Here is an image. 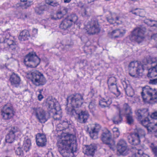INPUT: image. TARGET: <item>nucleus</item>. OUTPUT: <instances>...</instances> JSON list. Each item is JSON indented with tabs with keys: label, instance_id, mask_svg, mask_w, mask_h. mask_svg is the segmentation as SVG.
I'll return each mask as SVG.
<instances>
[{
	"label": "nucleus",
	"instance_id": "nucleus-1",
	"mask_svg": "<svg viewBox=\"0 0 157 157\" xmlns=\"http://www.w3.org/2000/svg\"><path fill=\"white\" fill-rule=\"evenodd\" d=\"M129 74L132 77H137L141 76L142 72L148 69L147 76L152 78L157 76V59L156 58L144 59L141 63L136 61L131 62L129 65Z\"/></svg>",
	"mask_w": 157,
	"mask_h": 157
},
{
	"label": "nucleus",
	"instance_id": "nucleus-2",
	"mask_svg": "<svg viewBox=\"0 0 157 157\" xmlns=\"http://www.w3.org/2000/svg\"><path fill=\"white\" fill-rule=\"evenodd\" d=\"M57 146L63 157H72L77 150L75 137L72 134H67L58 141Z\"/></svg>",
	"mask_w": 157,
	"mask_h": 157
},
{
	"label": "nucleus",
	"instance_id": "nucleus-3",
	"mask_svg": "<svg viewBox=\"0 0 157 157\" xmlns=\"http://www.w3.org/2000/svg\"><path fill=\"white\" fill-rule=\"evenodd\" d=\"M141 95L145 102L152 104L156 102L157 91L155 89L146 86L143 88Z\"/></svg>",
	"mask_w": 157,
	"mask_h": 157
},
{
	"label": "nucleus",
	"instance_id": "nucleus-4",
	"mask_svg": "<svg viewBox=\"0 0 157 157\" xmlns=\"http://www.w3.org/2000/svg\"><path fill=\"white\" fill-rule=\"evenodd\" d=\"M40 59L34 52H30L25 57L24 62L26 66L31 68H35L39 65Z\"/></svg>",
	"mask_w": 157,
	"mask_h": 157
},
{
	"label": "nucleus",
	"instance_id": "nucleus-5",
	"mask_svg": "<svg viewBox=\"0 0 157 157\" xmlns=\"http://www.w3.org/2000/svg\"><path fill=\"white\" fill-rule=\"evenodd\" d=\"M86 29L89 35H94L99 33L100 29L98 20L95 18L91 19L87 22Z\"/></svg>",
	"mask_w": 157,
	"mask_h": 157
},
{
	"label": "nucleus",
	"instance_id": "nucleus-6",
	"mask_svg": "<svg viewBox=\"0 0 157 157\" xmlns=\"http://www.w3.org/2000/svg\"><path fill=\"white\" fill-rule=\"evenodd\" d=\"M67 101L68 103L71 104L72 107L78 108L83 102V96L78 93L72 94L67 97Z\"/></svg>",
	"mask_w": 157,
	"mask_h": 157
},
{
	"label": "nucleus",
	"instance_id": "nucleus-7",
	"mask_svg": "<svg viewBox=\"0 0 157 157\" xmlns=\"http://www.w3.org/2000/svg\"><path fill=\"white\" fill-rule=\"evenodd\" d=\"M78 20V17L75 14L68 15L59 25L60 29L64 30L70 28L73 23H75Z\"/></svg>",
	"mask_w": 157,
	"mask_h": 157
},
{
	"label": "nucleus",
	"instance_id": "nucleus-8",
	"mask_svg": "<svg viewBox=\"0 0 157 157\" xmlns=\"http://www.w3.org/2000/svg\"><path fill=\"white\" fill-rule=\"evenodd\" d=\"M30 76L31 81L36 86H42L46 83V81L43 75L39 72H32Z\"/></svg>",
	"mask_w": 157,
	"mask_h": 157
},
{
	"label": "nucleus",
	"instance_id": "nucleus-9",
	"mask_svg": "<svg viewBox=\"0 0 157 157\" xmlns=\"http://www.w3.org/2000/svg\"><path fill=\"white\" fill-rule=\"evenodd\" d=\"M144 32L140 28H135L129 36V39L132 41L138 43L142 42L144 39Z\"/></svg>",
	"mask_w": 157,
	"mask_h": 157
},
{
	"label": "nucleus",
	"instance_id": "nucleus-10",
	"mask_svg": "<svg viewBox=\"0 0 157 157\" xmlns=\"http://www.w3.org/2000/svg\"><path fill=\"white\" fill-rule=\"evenodd\" d=\"M135 113L138 119L141 121V123L143 125L146 127L149 126L150 121L148 117L149 113L147 109H138L135 111Z\"/></svg>",
	"mask_w": 157,
	"mask_h": 157
},
{
	"label": "nucleus",
	"instance_id": "nucleus-11",
	"mask_svg": "<svg viewBox=\"0 0 157 157\" xmlns=\"http://www.w3.org/2000/svg\"><path fill=\"white\" fill-rule=\"evenodd\" d=\"M120 113L121 114L126 115L127 122L128 124L131 125L133 124L134 120L132 115V112L128 104L125 103L124 104L123 109L120 110Z\"/></svg>",
	"mask_w": 157,
	"mask_h": 157
},
{
	"label": "nucleus",
	"instance_id": "nucleus-12",
	"mask_svg": "<svg viewBox=\"0 0 157 157\" xmlns=\"http://www.w3.org/2000/svg\"><path fill=\"white\" fill-rule=\"evenodd\" d=\"M1 115L5 120H9L13 117L15 113L13 106L10 104L5 105L1 109Z\"/></svg>",
	"mask_w": 157,
	"mask_h": 157
},
{
	"label": "nucleus",
	"instance_id": "nucleus-13",
	"mask_svg": "<svg viewBox=\"0 0 157 157\" xmlns=\"http://www.w3.org/2000/svg\"><path fill=\"white\" fill-rule=\"evenodd\" d=\"M101 140L103 143L107 145L111 149L114 145L115 142L113 138L110 131L106 129L104 131L101 135Z\"/></svg>",
	"mask_w": 157,
	"mask_h": 157
},
{
	"label": "nucleus",
	"instance_id": "nucleus-14",
	"mask_svg": "<svg viewBox=\"0 0 157 157\" xmlns=\"http://www.w3.org/2000/svg\"><path fill=\"white\" fill-rule=\"evenodd\" d=\"M5 39L4 43L12 51L17 52L19 49L17 43L15 41L14 37L11 36L10 34L8 33Z\"/></svg>",
	"mask_w": 157,
	"mask_h": 157
},
{
	"label": "nucleus",
	"instance_id": "nucleus-15",
	"mask_svg": "<svg viewBox=\"0 0 157 157\" xmlns=\"http://www.w3.org/2000/svg\"><path fill=\"white\" fill-rule=\"evenodd\" d=\"M117 150L120 154L123 155L128 154V149L126 141L123 139H121L117 144Z\"/></svg>",
	"mask_w": 157,
	"mask_h": 157
},
{
	"label": "nucleus",
	"instance_id": "nucleus-16",
	"mask_svg": "<svg viewBox=\"0 0 157 157\" xmlns=\"http://www.w3.org/2000/svg\"><path fill=\"white\" fill-rule=\"evenodd\" d=\"M34 113L37 118L41 123H44L47 120L45 112L40 108L33 109Z\"/></svg>",
	"mask_w": 157,
	"mask_h": 157
},
{
	"label": "nucleus",
	"instance_id": "nucleus-17",
	"mask_svg": "<svg viewBox=\"0 0 157 157\" xmlns=\"http://www.w3.org/2000/svg\"><path fill=\"white\" fill-rule=\"evenodd\" d=\"M19 131V129L17 127H12L9 133L6 137L5 140L7 143H11L14 141L15 138V134Z\"/></svg>",
	"mask_w": 157,
	"mask_h": 157
},
{
	"label": "nucleus",
	"instance_id": "nucleus-18",
	"mask_svg": "<svg viewBox=\"0 0 157 157\" xmlns=\"http://www.w3.org/2000/svg\"><path fill=\"white\" fill-rule=\"evenodd\" d=\"M46 105L48 108L51 109L49 110V113L50 111H52L53 109H55L58 106H60L56 100L51 97H49L47 99Z\"/></svg>",
	"mask_w": 157,
	"mask_h": 157
},
{
	"label": "nucleus",
	"instance_id": "nucleus-19",
	"mask_svg": "<svg viewBox=\"0 0 157 157\" xmlns=\"http://www.w3.org/2000/svg\"><path fill=\"white\" fill-rule=\"evenodd\" d=\"M36 144L39 147H44L46 144L47 139L44 134L38 133L36 136Z\"/></svg>",
	"mask_w": 157,
	"mask_h": 157
},
{
	"label": "nucleus",
	"instance_id": "nucleus-20",
	"mask_svg": "<svg viewBox=\"0 0 157 157\" xmlns=\"http://www.w3.org/2000/svg\"><path fill=\"white\" fill-rule=\"evenodd\" d=\"M9 80L11 85L17 87L20 84L21 79L19 76L17 74L13 72L10 76Z\"/></svg>",
	"mask_w": 157,
	"mask_h": 157
},
{
	"label": "nucleus",
	"instance_id": "nucleus-21",
	"mask_svg": "<svg viewBox=\"0 0 157 157\" xmlns=\"http://www.w3.org/2000/svg\"><path fill=\"white\" fill-rule=\"evenodd\" d=\"M49 114L53 115V118L56 120H60L62 117L60 106H58L56 108L53 109L52 111H50Z\"/></svg>",
	"mask_w": 157,
	"mask_h": 157
},
{
	"label": "nucleus",
	"instance_id": "nucleus-22",
	"mask_svg": "<svg viewBox=\"0 0 157 157\" xmlns=\"http://www.w3.org/2000/svg\"><path fill=\"white\" fill-rule=\"evenodd\" d=\"M89 116L88 112L82 111L78 114V121L81 123H85L86 122Z\"/></svg>",
	"mask_w": 157,
	"mask_h": 157
},
{
	"label": "nucleus",
	"instance_id": "nucleus-23",
	"mask_svg": "<svg viewBox=\"0 0 157 157\" xmlns=\"http://www.w3.org/2000/svg\"><path fill=\"white\" fill-rule=\"evenodd\" d=\"M124 29H116L110 33L112 38H116L123 37L126 33Z\"/></svg>",
	"mask_w": 157,
	"mask_h": 157
},
{
	"label": "nucleus",
	"instance_id": "nucleus-24",
	"mask_svg": "<svg viewBox=\"0 0 157 157\" xmlns=\"http://www.w3.org/2000/svg\"><path fill=\"white\" fill-rule=\"evenodd\" d=\"M141 139L137 136L134 133L128 136V142L131 144L135 146L139 145Z\"/></svg>",
	"mask_w": 157,
	"mask_h": 157
},
{
	"label": "nucleus",
	"instance_id": "nucleus-25",
	"mask_svg": "<svg viewBox=\"0 0 157 157\" xmlns=\"http://www.w3.org/2000/svg\"><path fill=\"white\" fill-rule=\"evenodd\" d=\"M85 154L88 155L93 156L95 153L97 147L94 144H91L86 147Z\"/></svg>",
	"mask_w": 157,
	"mask_h": 157
},
{
	"label": "nucleus",
	"instance_id": "nucleus-26",
	"mask_svg": "<svg viewBox=\"0 0 157 157\" xmlns=\"http://www.w3.org/2000/svg\"><path fill=\"white\" fill-rule=\"evenodd\" d=\"M68 11L67 8L64 6H60L56 13L57 18L58 19H61L66 15Z\"/></svg>",
	"mask_w": 157,
	"mask_h": 157
},
{
	"label": "nucleus",
	"instance_id": "nucleus-27",
	"mask_svg": "<svg viewBox=\"0 0 157 157\" xmlns=\"http://www.w3.org/2000/svg\"><path fill=\"white\" fill-rule=\"evenodd\" d=\"M111 99L109 98H102L99 102V105L102 108L109 106L112 103Z\"/></svg>",
	"mask_w": 157,
	"mask_h": 157
},
{
	"label": "nucleus",
	"instance_id": "nucleus-28",
	"mask_svg": "<svg viewBox=\"0 0 157 157\" xmlns=\"http://www.w3.org/2000/svg\"><path fill=\"white\" fill-rule=\"evenodd\" d=\"M29 37V32L27 30H24L20 33L18 39L21 41H25L28 40Z\"/></svg>",
	"mask_w": 157,
	"mask_h": 157
},
{
	"label": "nucleus",
	"instance_id": "nucleus-29",
	"mask_svg": "<svg viewBox=\"0 0 157 157\" xmlns=\"http://www.w3.org/2000/svg\"><path fill=\"white\" fill-rule=\"evenodd\" d=\"M106 19L107 21L111 24H113L115 23L117 25H119L122 23L121 18L118 17H116L115 19H114L113 17H107Z\"/></svg>",
	"mask_w": 157,
	"mask_h": 157
},
{
	"label": "nucleus",
	"instance_id": "nucleus-30",
	"mask_svg": "<svg viewBox=\"0 0 157 157\" xmlns=\"http://www.w3.org/2000/svg\"><path fill=\"white\" fill-rule=\"evenodd\" d=\"M82 11V15L83 17H89L93 12V10L90 8L88 6H86L84 7Z\"/></svg>",
	"mask_w": 157,
	"mask_h": 157
},
{
	"label": "nucleus",
	"instance_id": "nucleus-31",
	"mask_svg": "<svg viewBox=\"0 0 157 157\" xmlns=\"http://www.w3.org/2000/svg\"><path fill=\"white\" fill-rule=\"evenodd\" d=\"M133 133L141 139L144 137L145 135L144 130L141 128H136Z\"/></svg>",
	"mask_w": 157,
	"mask_h": 157
},
{
	"label": "nucleus",
	"instance_id": "nucleus-32",
	"mask_svg": "<svg viewBox=\"0 0 157 157\" xmlns=\"http://www.w3.org/2000/svg\"><path fill=\"white\" fill-rule=\"evenodd\" d=\"M31 145V140L27 139L24 141V143L22 146V148L24 151L27 152L29 151L30 149Z\"/></svg>",
	"mask_w": 157,
	"mask_h": 157
},
{
	"label": "nucleus",
	"instance_id": "nucleus-33",
	"mask_svg": "<svg viewBox=\"0 0 157 157\" xmlns=\"http://www.w3.org/2000/svg\"><path fill=\"white\" fill-rule=\"evenodd\" d=\"M124 89L126 94L128 96L132 97L134 95V93L133 89L130 86H128L127 84L125 86H124Z\"/></svg>",
	"mask_w": 157,
	"mask_h": 157
},
{
	"label": "nucleus",
	"instance_id": "nucleus-34",
	"mask_svg": "<svg viewBox=\"0 0 157 157\" xmlns=\"http://www.w3.org/2000/svg\"><path fill=\"white\" fill-rule=\"evenodd\" d=\"M47 9V6L44 5L36 7L35 8V11L37 14H41L43 13L44 11Z\"/></svg>",
	"mask_w": 157,
	"mask_h": 157
},
{
	"label": "nucleus",
	"instance_id": "nucleus-35",
	"mask_svg": "<svg viewBox=\"0 0 157 157\" xmlns=\"http://www.w3.org/2000/svg\"><path fill=\"white\" fill-rule=\"evenodd\" d=\"M132 157H149V156L144 153L143 151L140 149H137V152L133 154Z\"/></svg>",
	"mask_w": 157,
	"mask_h": 157
},
{
	"label": "nucleus",
	"instance_id": "nucleus-36",
	"mask_svg": "<svg viewBox=\"0 0 157 157\" xmlns=\"http://www.w3.org/2000/svg\"><path fill=\"white\" fill-rule=\"evenodd\" d=\"M121 115H123L119 113V115H117L113 118L112 120L114 124H117L121 122L122 120V118L121 116Z\"/></svg>",
	"mask_w": 157,
	"mask_h": 157
},
{
	"label": "nucleus",
	"instance_id": "nucleus-37",
	"mask_svg": "<svg viewBox=\"0 0 157 157\" xmlns=\"http://www.w3.org/2000/svg\"><path fill=\"white\" fill-rule=\"evenodd\" d=\"M101 126L98 124L95 123L92 125L91 130L92 131H95L96 132H98L101 130Z\"/></svg>",
	"mask_w": 157,
	"mask_h": 157
},
{
	"label": "nucleus",
	"instance_id": "nucleus-38",
	"mask_svg": "<svg viewBox=\"0 0 157 157\" xmlns=\"http://www.w3.org/2000/svg\"><path fill=\"white\" fill-rule=\"evenodd\" d=\"M95 101L94 100H92L88 106L90 111L93 113L95 109Z\"/></svg>",
	"mask_w": 157,
	"mask_h": 157
},
{
	"label": "nucleus",
	"instance_id": "nucleus-39",
	"mask_svg": "<svg viewBox=\"0 0 157 157\" xmlns=\"http://www.w3.org/2000/svg\"><path fill=\"white\" fill-rule=\"evenodd\" d=\"M145 22L151 26H155L157 27V21L150 19H147Z\"/></svg>",
	"mask_w": 157,
	"mask_h": 157
},
{
	"label": "nucleus",
	"instance_id": "nucleus-40",
	"mask_svg": "<svg viewBox=\"0 0 157 157\" xmlns=\"http://www.w3.org/2000/svg\"><path fill=\"white\" fill-rule=\"evenodd\" d=\"M45 2L46 4L54 7L57 6L59 5V3L55 0H45Z\"/></svg>",
	"mask_w": 157,
	"mask_h": 157
},
{
	"label": "nucleus",
	"instance_id": "nucleus-41",
	"mask_svg": "<svg viewBox=\"0 0 157 157\" xmlns=\"http://www.w3.org/2000/svg\"><path fill=\"white\" fill-rule=\"evenodd\" d=\"M66 109L67 110V113L68 114L71 116H75V115H78V113L76 112L75 110L73 108V107L70 108H67Z\"/></svg>",
	"mask_w": 157,
	"mask_h": 157
},
{
	"label": "nucleus",
	"instance_id": "nucleus-42",
	"mask_svg": "<svg viewBox=\"0 0 157 157\" xmlns=\"http://www.w3.org/2000/svg\"><path fill=\"white\" fill-rule=\"evenodd\" d=\"M89 134L90 137L93 139H96L98 138V132L91 130L89 132Z\"/></svg>",
	"mask_w": 157,
	"mask_h": 157
},
{
	"label": "nucleus",
	"instance_id": "nucleus-43",
	"mask_svg": "<svg viewBox=\"0 0 157 157\" xmlns=\"http://www.w3.org/2000/svg\"><path fill=\"white\" fill-rule=\"evenodd\" d=\"M114 137L115 138L119 137L120 135V132L118 129L117 128H114L112 130Z\"/></svg>",
	"mask_w": 157,
	"mask_h": 157
},
{
	"label": "nucleus",
	"instance_id": "nucleus-44",
	"mask_svg": "<svg viewBox=\"0 0 157 157\" xmlns=\"http://www.w3.org/2000/svg\"><path fill=\"white\" fill-rule=\"evenodd\" d=\"M116 82H112L107 83L108 84L109 88L112 92L113 86H114V88L116 89L117 88V86L116 85Z\"/></svg>",
	"mask_w": 157,
	"mask_h": 157
},
{
	"label": "nucleus",
	"instance_id": "nucleus-45",
	"mask_svg": "<svg viewBox=\"0 0 157 157\" xmlns=\"http://www.w3.org/2000/svg\"><path fill=\"white\" fill-rule=\"evenodd\" d=\"M23 149L21 148L18 147L16 151L15 152L17 155H23Z\"/></svg>",
	"mask_w": 157,
	"mask_h": 157
},
{
	"label": "nucleus",
	"instance_id": "nucleus-46",
	"mask_svg": "<svg viewBox=\"0 0 157 157\" xmlns=\"http://www.w3.org/2000/svg\"><path fill=\"white\" fill-rule=\"evenodd\" d=\"M7 33L0 34V43H4Z\"/></svg>",
	"mask_w": 157,
	"mask_h": 157
},
{
	"label": "nucleus",
	"instance_id": "nucleus-47",
	"mask_svg": "<svg viewBox=\"0 0 157 157\" xmlns=\"http://www.w3.org/2000/svg\"><path fill=\"white\" fill-rule=\"evenodd\" d=\"M151 117L152 119H157V111H155L152 113L151 115ZM155 125L157 126V122L155 124Z\"/></svg>",
	"mask_w": 157,
	"mask_h": 157
},
{
	"label": "nucleus",
	"instance_id": "nucleus-48",
	"mask_svg": "<svg viewBox=\"0 0 157 157\" xmlns=\"http://www.w3.org/2000/svg\"><path fill=\"white\" fill-rule=\"evenodd\" d=\"M77 6L80 8L82 10L86 6L81 2H79L77 3Z\"/></svg>",
	"mask_w": 157,
	"mask_h": 157
},
{
	"label": "nucleus",
	"instance_id": "nucleus-49",
	"mask_svg": "<svg viewBox=\"0 0 157 157\" xmlns=\"http://www.w3.org/2000/svg\"><path fill=\"white\" fill-rule=\"evenodd\" d=\"M149 83L152 85H156L157 84V78L152 79H150Z\"/></svg>",
	"mask_w": 157,
	"mask_h": 157
},
{
	"label": "nucleus",
	"instance_id": "nucleus-50",
	"mask_svg": "<svg viewBox=\"0 0 157 157\" xmlns=\"http://www.w3.org/2000/svg\"><path fill=\"white\" fill-rule=\"evenodd\" d=\"M116 79L114 77H111L109 78L107 80V83L112 82H116Z\"/></svg>",
	"mask_w": 157,
	"mask_h": 157
},
{
	"label": "nucleus",
	"instance_id": "nucleus-51",
	"mask_svg": "<svg viewBox=\"0 0 157 157\" xmlns=\"http://www.w3.org/2000/svg\"><path fill=\"white\" fill-rule=\"evenodd\" d=\"M63 126L65 125V127H63L64 129H63L62 130H65L67 128L69 127V124L67 121V122H63V123L62 124V125Z\"/></svg>",
	"mask_w": 157,
	"mask_h": 157
},
{
	"label": "nucleus",
	"instance_id": "nucleus-52",
	"mask_svg": "<svg viewBox=\"0 0 157 157\" xmlns=\"http://www.w3.org/2000/svg\"><path fill=\"white\" fill-rule=\"evenodd\" d=\"M152 151L155 155V157H157V147L153 148Z\"/></svg>",
	"mask_w": 157,
	"mask_h": 157
},
{
	"label": "nucleus",
	"instance_id": "nucleus-53",
	"mask_svg": "<svg viewBox=\"0 0 157 157\" xmlns=\"http://www.w3.org/2000/svg\"><path fill=\"white\" fill-rule=\"evenodd\" d=\"M31 5V2H27L24 4V7L25 9H27L28 7H29Z\"/></svg>",
	"mask_w": 157,
	"mask_h": 157
},
{
	"label": "nucleus",
	"instance_id": "nucleus-54",
	"mask_svg": "<svg viewBox=\"0 0 157 157\" xmlns=\"http://www.w3.org/2000/svg\"><path fill=\"white\" fill-rule=\"evenodd\" d=\"M72 45V43H71L70 44H66L65 45L64 48L67 50H68L69 49V48H70Z\"/></svg>",
	"mask_w": 157,
	"mask_h": 157
},
{
	"label": "nucleus",
	"instance_id": "nucleus-55",
	"mask_svg": "<svg viewBox=\"0 0 157 157\" xmlns=\"http://www.w3.org/2000/svg\"><path fill=\"white\" fill-rule=\"evenodd\" d=\"M47 155V157H54L53 153L51 151H48Z\"/></svg>",
	"mask_w": 157,
	"mask_h": 157
},
{
	"label": "nucleus",
	"instance_id": "nucleus-56",
	"mask_svg": "<svg viewBox=\"0 0 157 157\" xmlns=\"http://www.w3.org/2000/svg\"><path fill=\"white\" fill-rule=\"evenodd\" d=\"M140 10H139L136 12H134L132 10L130 11V12H132L133 14H135L136 15H140Z\"/></svg>",
	"mask_w": 157,
	"mask_h": 157
},
{
	"label": "nucleus",
	"instance_id": "nucleus-57",
	"mask_svg": "<svg viewBox=\"0 0 157 157\" xmlns=\"http://www.w3.org/2000/svg\"><path fill=\"white\" fill-rule=\"evenodd\" d=\"M152 39H154L156 41H157V33L154 34H153L151 36Z\"/></svg>",
	"mask_w": 157,
	"mask_h": 157
},
{
	"label": "nucleus",
	"instance_id": "nucleus-58",
	"mask_svg": "<svg viewBox=\"0 0 157 157\" xmlns=\"http://www.w3.org/2000/svg\"><path fill=\"white\" fill-rule=\"evenodd\" d=\"M38 98L39 100L40 101L43 98V96L41 94H39L38 96Z\"/></svg>",
	"mask_w": 157,
	"mask_h": 157
},
{
	"label": "nucleus",
	"instance_id": "nucleus-59",
	"mask_svg": "<svg viewBox=\"0 0 157 157\" xmlns=\"http://www.w3.org/2000/svg\"><path fill=\"white\" fill-rule=\"evenodd\" d=\"M37 29L36 28L33 29V32L34 35L36 34L37 33Z\"/></svg>",
	"mask_w": 157,
	"mask_h": 157
},
{
	"label": "nucleus",
	"instance_id": "nucleus-60",
	"mask_svg": "<svg viewBox=\"0 0 157 157\" xmlns=\"http://www.w3.org/2000/svg\"><path fill=\"white\" fill-rule=\"evenodd\" d=\"M116 90H117V97L119 96L121 94V92L120 91L118 90L117 87V88H116Z\"/></svg>",
	"mask_w": 157,
	"mask_h": 157
},
{
	"label": "nucleus",
	"instance_id": "nucleus-61",
	"mask_svg": "<svg viewBox=\"0 0 157 157\" xmlns=\"http://www.w3.org/2000/svg\"><path fill=\"white\" fill-rule=\"evenodd\" d=\"M71 0H64V2L65 3H68L70 2Z\"/></svg>",
	"mask_w": 157,
	"mask_h": 157
},
{
	"label": "nucleus",
	"instance_id": "nucleus-62",
	"mask_svg": "<svg viewBox=\"0 0 157 157\" xmlns=\"http://www.w3.org/2000/svg\"><path fill=\"white\" fill-rule=\"evenodd\" d=\"M21 1L22 2H26L27 0H21Z\"/></svg>",
	"mask_w": 157,
	"mask_h": 157
},
{
	"label": "nucleus",
	"instance_id": "nucleus-63",
	"mask_svg": "<svg viewBox=\"0 0 157 157\" xmlns=\"http://www.w3.org/2000/svg\"><path fill=\"white\" fill-rule=\"evenodd\" d=\"M42 90H39V92L40 93V94H41V91H42Z\"/></svg>",
	"mask_w": 157,
	"mask_h": 157
},
{
	"label": "nucleus",
	"instance_id": "nucleus-64",
	"mask_svg": "<svg viewBox=\"0 0 157 157\" xmlns=\"http://www.w3.org/2000/svg\"><path fill=\"white\" fill-rule=\"evenodd\" d=\"M154 1L155 2H157V0H154Z\"/></svg>",
	"mask_w": 157,
	"mask_h": 157
}]
</instances>
